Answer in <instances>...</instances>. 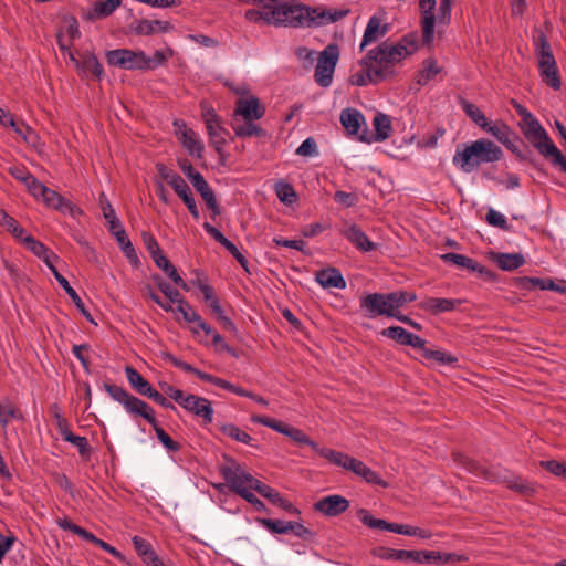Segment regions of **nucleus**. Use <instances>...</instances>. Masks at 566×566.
Listing matches in <instances>:
<instances>
[{
  "instance_id": "nucleus-1",
  "label": "nucleus",
  "mask_w": 566,
  "mask_h": 566,
  "mask_svg": "<svg viewBox=\"0 0 566 566\" xmlns=\"http://www.w3.org/2000/svg\"><path fill=\"white\" fill-rule=\"evenodd\" d=\"M258 4V9H249L244 18L252 23L273 27L318 28L339 21L349 14V9L311 8L295 0H247Z\"/></svg>"
},
{
  "instance_id": "nucleus-2",
  "label": "nucleus",
  "mask_w": 566,
  "mask_h": 566,
  "mask_svg": "<svg viewBox=\"0 0 566 566\" xmlns=\"http://www.w3.org/2000/svg\"><path fill=\"white\" fill-rule=\"evenodd\" d=\"M416 50L417 44L411 35L402 36L397 43L384 41L359 61L360 70L350 75L349 82L366 86L391 80L397 75L396 65Z\"/></svg>"
},
{
  "instance_id": "nucleus-3",
  "label": "nucleus",
  "mask_w": 566,
  "mask_h": 566,
  "mask_svg": "<svg viewBox=\"0 0 566 566\" xmlns=\"http://www.w3.org/2000/svg\"><path fill=\"white\" fill-rule=\"evenodd\" d=\"M503 156L502 149L492 140L481 138L457 149L452 163L463 172H472L482 164L499 161Z\"/></svg>"
},
{
  "instance_id": "nucleus-4",
  "label": "nucleus",
  "mask_w": 566,
  "mask_h": 566,
  "mask_svg": "<svg viewBox=\"0 0 566 566\" xmlns=\"http://www.w3.org/2000/svg\"><path fill=\"white\" fill-rule=\"evenodd\" d=\"M520 128L528 143L551 164L566 174V158L554 144L545 128L535 116L520 122Z\"/></svg>"
},
{
  "instance_id": "nucleus-5",
  "label": "nucleus",
  "mask_w": 566,
  "mask_h": 566,
  "mask_svg": "<svg viewBox=\"0 0 566 566\" xmlns=\"http://www.w3.org/2000/svg\"><path fill=\"white\" fill-rule=\"evenodd\" d=\"M104 390L133 417H142L151 427L158 423L154 409L144 400L130 395L123 387L104 382Z\"/></svg>"
},
{
  "instance_id": "nucleus-6",
  "label": "nucleus",
  "mask_w": 566,
  "mask_h": 566,
  "mask_svg": "<svg viewBox=\"0 0 566 566\" xmlns=\"http://www.w3.org/2000/svg\"><path fill=\"white\" fill-rule=\"evenodd\" d=\"M339 56L340 50L336 43H329L319 52L314 72V80L318 86L329 87L332 85Z\"/></svg>"
},
{
  "instance_id": "nucleus-7",
  "label": "nucleus",
  "mask_w": 566,
  "mask_h": 566,
  "mask_svg": "<svg viewBox=\"0 0 566 566\" xmlns=\"http://www.w3.org/2000/svg\"><path fill=\"white\" fill-rule=\"evenodd\" d=\"M390 298V293H370L360 298V308L370 318L377 316L394 317L398 311Z\"/></svg>"
},
{
  "instance_id": "nucleus-8",
  "label": "nucleus",
  "mask_w": 566,
  "mask_h": 566,
  "mask_svg": "<svg viewBox=\"0 0 566 566\" xmlns=\"http://www.w3.org/2000/svg\"><path fill=\"white\" fill-rule=\"evenodd\" d=\"M221 474L230 490L240 496L248 490L255 491V484H260L261 482L244 471L240 465L223 467Z\"/></svg>"
},
{
  "instance_id": "nucleus-9",
  "label": "nucleus",
  "mask_w": 566,
  "mask_h": 566,
  "mask_svg": "<svg viewBox=\"0 0 566 566\" xmlns=\"http://www.w3.org/2000/svg\"><path fill=\"white\" fill-rule=\"evenodd\" d=\"M201 108L202 119L206 124L210 145L218 154H222L228 130L223 127L221 118L212 107L201 105Z\"/></svg>"
},
{
  "instance_id": "nucleus-10",
  "label": "nucleus",
  "mask_w": 566,
  "mask_h": 566,
  "mask_svg": "<svg viewBox=\"0 0 566 566\" xmlns=\"http://www.w3.org/2000/svg\"><path fill=\"white\" fill-rule=\"evenodd\" d=\"M107 63L123 70L145 71V52L128 49L111 50L106 53Z\"/></svg>"
},
{
  "instance_id": "nucleus-11",
  "label": "nucleus",
  "mask_w": 566,
  "mask_h": 566,
  "mask_svg": "<svg viewBox=\"0 0 566 566\" xmlns=\"http://www.w3.org/2000/svg\"><path fill=\"white\" fill-rule=\"evenodd\" d=\"M174 126L178 140L187 149L189 155L199 159L202 158L205 147L198 134L191 128H188L184 120H175Z\"/></svg>"
},
{
  "instance_id": "nucleus-12",
  "label": "nucleus",
  "mask_w": 566,
  "mask_h": 566,
  "mask_svg": "<svg viewBox=\"0 0 566 566\" xmlns=\"http://www.w3.org/2000/svg\"><path fill=\"white\" fill-rule=\"evenodd\" d=\"M189 413L201 418L205 424H210L213 421V408L211 402L203 397L188 394L181 406Z\"/></svg>"
},
{
  "instance_id": "nucleus-13",
  "label": "nucleus",
  "mask_w": 566,
  "mask_h": 566,
  "mask_svg": "<svg viewBox=\"0 0 566 566\" xmlns=\"http://www.w3.org/2000/svg\"><path fill=\"white\" fill-rule=\"evenodd\" d=\"M259 522L271 533L274 534H287L293 533L295 536L300 538H308L312 535V532L305 527L303 524L298 522H284L281 520H272V518H260Z\"/></svg>"
},
{
  "instance_id": "nucleus-14",
  "label": "nucleus",
  "mask_w": 566,
  "mask_h": 566,
  "mask_svg": "<svg viewBox=\"0 0 566 566\" xmlns=\"http://www.w3.org/2000/svg\"><path fill=\"white\" fill-rule=\"evenodd\" d=\"M349 507V501L342 495L324 496L314 503V510L325 516H338Z\"/></svg>"
},
{
  "instance_id": "nucleus-15",
  "label": "nucleus",
  "mask_w": 566,
  "mask_h": 566,
  "mask_svg": "<svg viewBox=\"0 0 566 566\" xmlns=\"http://www.w3.org/2000/svg\"><path fill=\"white\" fill-rule=\"evenodd\" d=\"M381 335L395 340L399 345L411 346L413 348H423L426 340L415 335L401 326H390L381 331Z\"/></svg>"
},
{
  "instance_id": "nucleus-16",
  "label": "nucleus",
  "mask_w": 566,
  "mask_h": 566,
  "mask_svg": "<svg viewBox=\"0 0 566 566\" xmlns=\"http://www.w3.org/2000/svg\"><path fill=\"white\" fill-rule=\"evenodd\" d=\"M436 0H420L419 7L421 10V27H422V39L426 44H430L433 41L434 25H436Z\"/></svg>"
},
{
  "instance_id": "nucleus-17",
  "label": "nucleus",
  "mask_w": 566,
  "mask_h": 566,
  "mask_svg": "<svg viewBox=\"0 0 566 566\" xmlns=\"http://www.w3.org/2000/svg\"><path fill=\"white\" fill-rule=\"evenodd\" d=\"M234 114L242 116L244 120H256L264 116L265 107L255 96L239 98L235 103Z\"/></svg>"
},
{
  "instance_id": "nucleus-18",
  "label": "nucleus",
  "mask_w": 566,
  "mask_h": 566,
  "mask_svg": "<svg viewBox=\"0 0 566 566\" xmlns=\"http://www.w3.org/2000/svg\"><path fill=\"white\" fill-rule=\"evenodd\" d=\"M375 127V135H368L367 128L365 127L363 134L359 136V140L364 143L382 142L390 136L391 133V119L388 115L378 113L373 120Z\"/></svg>"
},
{
  "instance_id": "nucleus-19",
  "label": "nucleus",
  "mask_w": 566,
  "mask_h": 566,
  "mask_svg": "<svg viewBox=\"0 0 566 566\" xmlns=\"http://www.w3.org/2000/svg\"><path fill=\"white\" fill-rule=\"evenodd\" d=\"M342 234L360 252H370L377 248V244L371 242L357 224L342 230Z\"/></svg>"
},
{
  "instance_id": "nucleus-20",
  "label": "nucleus",
  "mask_w": 566,
  "mask_h": 566,
  "mask_svg": "<svg viewBox=\"0 0 566 566\" xmlns=\"http://www.w3.org/2000/svg\"><path fill=\"white\" fill-rule=\"evenodd\" d=\"M389 32V24L381 23V20L373 15L368 20V23L366 25L363 40L360 43V51L365 49L366 45L377 42L380 38L385 36Z\"/></svg>"
},
{
  "instance_id": "nucleus-21",
  "label": "nucleus",
  "mask_w": 566,
  "mask_h": 566,
  "mask_svg": "<svg viewBox=\"0 0 566 566\" xmlns=\"http://www.w3.org/2000/svg\"><path fill=\"white\" fill-rule=\"evenodd\" d=\"M462 303L460 298L427 297L420 303V307L432 315L452 312Z\"/></svg>"
},
{
  "instance_id": "nucleus-22",
  "label": "nucleus",
  "mask_w": 566,
  "mask_h": 566,
  "mask_svg": "<svg viewBox=\"0 0 566 566\" xmlns=\"http://www.w3.org/2000/svg\"><path fill=\"white\" fill-rule=\"evenodd\" d=\"M255 491L263 497L268 499L271 503L283 509L290 514H300V511L289 500L282 497L276 490L265 483L260 482V484H255Z\"/></svg>"
},
{
  "instance_id": "nucleus-23",
  "label": "nucleus",
  "mask_w": 566,
  "mask_h": 566,
  "mask_svg": "<svg viewBox=\"0 0 566 566\" xmlns=\"http://www.w3.org/2000/svg\"><path fill=\"white\" fill-rule=\"evenodd\" d=\"M76 69L83 77L93 76L101 80L104 74L102 64L93 53L84 54L80 61H76Z\"/></svg>"
},
{
  "instance_id": "nucleus-24",
  "label": "nucleus",
  "mask_w": 566,
  "mask_h": 566,
  "mask_svg": "<svg viewBox=\"0 0 566 566\" xmlns=\"http://www.w3.org/2000/svg\"><path fill=\"white\" fill-rule=\"evenodd\" d=\"M42 201L48 207L64 213L69 212L71 216H75V212L80 211V209L73 206L71 201L66 200L62 195L50 188H46L43 193Z\"/></svg>"
},
{
  "instance_id": "nucleus-25",
  "label": "nucleus",
  "mask_w": 566,
  "mask_h": 566,
  "mask_svg": "<svg viewBox=\"0 0 566 566\" xmlns=\"http://www.w3.org/2000/svg\"><path fill=\"white\" fill-rule=\"evenodd\" d=\"M316 281L324 289L335 287L344 290L346 287V281L343 277L340 271L336 268H327L317 271Z\"/></svg>"
},
{
  "instance_id": "nucleus-26",
  "label": "nucleus",
  "mask_w": 566,
  "mask_h": 566,
  "mask_svg": "<svg viewBox=\"0 0 566 566\" xmlns=\"http://www.w3.org/2000/svg\"><path fill=\"white\" fill-rule=\"evenodd\" d=\"M349 471L354 472L356 475L361 476L367 483H371L382 488L388 486V483L385 480H382L376 471L368 468L360 460L353 458V460L349 462Z\"/></svg>"
},
{
  "instance_id": "nucleus-27",
  "label": "nucleus",
  "mask_w": 566,
  "mask_h": 566,
  "mask_svg": "<svg viewBox=\"0 0 566 566\" xmlns=\"http://www.w3.org/2000/svg\"><path fill=\"white\" fill-rule=\"evenodd\" d=\"M21 242L33 254H35L38 258L42 259L48 268H49V264H54L53 263L54 259H57V256L46 245H44L42 242L38 241L31 234L27 233L24 235V238L21 240Z\"/></svg>"
},
{
  "instance_id": "nucleus-28",
  "label": "nucleus",
  "mask_w": 566,
  "mask_h": 566,
  "mask_svg": "<svg viewBox=\"0 0 566 566\" xmlns=\"http://www.w3.org/2000/svg\"><path fill=\"white\" fill-rule=\"evenodd\" d=\"M340 123L350 135H358L363 125H365V117L363 114L353 108H346L340 113Z\"/></svg>"
},
{
  "instance_id": "nucleus-29",
  "label": "nucleus",
  "mask_w": 566,
  "mask_h": 566,
  "mask_svg": "<svg viewBox=\"0 0 566 566\" xmlns=\"http://www.w3.org/2000/svg\"><path fill=\"white\" fill-rule=\"evenodd\" d=\"M49 269L51 270L52 274L54 275L55 280L59 282L61 287L65 291V293L71 297V300L74 302L75 306L81 311V313L90 318V313L86 310L82 298L76 293V291L70 285L69 281L57 271L54 264H49Z\"/></svg>"
},
{
  "instance_id": "nucleus-30",
  "label": "nucleus",
  "mask_w": 566,
  "mask_h": 566,
  "mask_svg": "<svg viewBox=\"0 0 566 566\" xmlns=\"http://www.w3.org/2000/svg\"><path fill=\"white\" fill-rule=\"evenodd\" d=\"M535 53L538 60V67L544 65L554 64L556 60L553 55L551 44L544 33H541L534 41Z\"/></svg>"
},
{
  "instance_id": "nucleus-31",
  "label": "nucleus",
  "mask_w": 566,
  "mask_h": 566,
  "mask_svg": "<svg viewBox=\"0 0 566 566\" xmlns=\"http://www.w3.org/2000/svg\"><path fill=\"white\" fill-rule=\"evenodd\" d=\"M441 259L446 263H452V264H454L457 266H461V268L468 269V270L473 271V272H479L481 274L482 273H486L485 266L481 265L480 263H478L473 259H471L469 256H465L463 254L446 253V254L441 255Z\"/></svg>"
},
{
  "instance_id": "nucleus-32",
  "label": "nucleus",
  "mask_w": 566,
  "mask_h": 566,
  "mask_svg": "<svg viewBox=\"0 0 566 566\" xmlns=\"http://www.w3.org/2000/svg\"><path fill=\"white\" fill-rule=\"evenodd\" d=\"M125 373L128 382L139 395L147 397L154 389L149 381L145 379L135 368L127 366L125 368Z\"/></svg>"
},
{
  "instance_id": "nucleus-33",
  "label": "nucleus",
  "mask_w": 566,
  "mask_h": 566,
  "mask_svg": "<svg viewBox=\"0 0 566 566\" xmlns=\"http://www.w3.org/2000/svg\"><path fill=\"white\" fill-rule=\"evenodd\" d=\"M493 260L503 271H514L525 263V258L521 253H496Z\"/></svg>"
},
{
  "instance_id": "nucleus-34",
  "label": "nucleus",
  "mask_w": 566,
  "mask_h": 566,
  "mask_svg": "<svg viewBox=\"0 0 566 566\" xmlns=\"http://www.w3.org/2000/svg\"><path fill=\"white\" fill-rule=\"evenodd\" d=\"M12 420H23V413L9 398L0 400L1 427L6 429Z\"/></svg>"
},
{
  "instance_id": "nucleus-35",
  "label": "nucleus",
  "mask_w": 566,
  "mask_h": 566,
  "mask_svg": "<svg viewBox=\"0 0 566 566\" xmlns=\"http://www.w3.org/2000/svg\"><path fill=\"white\" fill-rule=\"evenodd\" d=\"M172 189L180 197V199L184 201V203L187 206L190 214L195 219H198L200 214H199V210H198L197 203L195 201V198L192 196V192H191L189 186L184 180V178L180 181H178L172 187Z\"/></svg>"
},
{
  "instance_id": "nucleus-36",
  "label": "nucleus",
  "mask_w": 566,
  "mask_h": 566,
  "mask_svg": "<svg viewBox=\"0 0 566 566\" xmlns=\"http://www.w3.org/2000/svg\"><path fill=\"white\" fill-rule=\"evenodd\" d=\"M232 127L235 136L240 138L266 136V132L260 125L254 124L253 120H244L243 124L234 123Z\"/></svg>"
},
{
  "instance_id": "nucleus-37",
  "label": "nucleus",
  "mask_w": 566,
  "mask_h": 566,
  "mask_svg": "<svg viewBox=\"0 0 566 566\" xmlns=\"http://www.w3.org/2000/svg\"><path fill=\"white\" fill-rule=\"evenodd\" d=\"M378 556L385 560H418L419 554L416 551L394 549L388 547H380Z\"/></svg>"
},
{
  "instance_id": "nucleus-38",
  "label": "nucleus",
  "mask_w": 566,
  "mask_h": 566,
  "mask_svg": "<svg viewBox=\"0 0 566 566\" xmlns=\"http://www.w3.org/2000/svg\"><path fill=\"white\" fill-rule=\"evenodd\" d=\"M120 4L122 0H98L94 3L93 11L87 14V18H106L111 15Z\"/></svg>"
},
{
  "instance_id": "nucleus-39",
  "label": "nucleus",
  "mask_w": 566,
  "mask_h": 566,
  "mask_svg": "<svg viewBox=\"0 0 566 566\" xmlns=\"http://www.w3.org/2000/svg\"><path fill=\"white\" fill-rule=\"evenodd\" d=\"M504 482L509 489L524 496H531L535 493L534 484L521 476L511 475L505 478Z\"/></svg>"
},
{
  "instance_id": "nucleus-40",
  "label": "nucleus",
  "mask_w": 566,
  "mask_h": 566,
  "mask_svg": "<svg viewBox=\"0 0 566 566\" xmlns=\"http://www.w3.org/2000/svg\"><path fill=\"white\" fill-rule=\"evenodd\" d=\"M542 81L552 87L553 90H559L562 86V81L558 72L557 64H548L542 67H538Z\"/></svg>"
},
{
  "instance_id": "nucleus-41",
  "label": "nucleus",
  "mask_w": 566,
  "mask_h": 566,
  "mask_svg": "<svg viewBox=\"0 0 566 566\" xmlns=\"http://www.w3.org/2000/svg\"><path fill=\"white\" fill-rule=\"evenodd\" d=\"M460 106L464 114L474 123L476 124L481 129L486 126V123L489 122L484 115V113L473 103L467 101V99H460Z\"/></svg>"
},
{
  "instance_id": "nucleus-42",
  "label": "nucleus",
  "mask_w": 566,
  "mask_h": 566,
  "mask_svg": "<svg viewBox=\"0 0 566 566\" xmlns=\"http://www.w3.org/2000/svg\"><path fill=\"white\" fill-rule=\"evenodd\" d=\"M219 430L227 437L231 438L234 441L250 444L252 441L251 436L241 430L238 426L233 423H221L219 424Z\"/></svg>"
},
{
  "instance_id": "nucleus-43",
  "label": "nucleus",
  "mask_w": 566,
  "mask_h": 566,
  "mask_svg": "<svg viewBox=\"0 0 566 566\" xmlns=\"http://www.w3.org/2000/svg\"><path fill=\"white\" fill-rule=\"evenodd\" d=\"M0 224L4 227L15 239L20 241L27 234L25 229L22 228L14 218L9 216L2 209H0Z\"/></svg>"
},
{
  "instance_id": "nucleus-44",
  "label": "nucleus",
  "mask_w": 566,
  "mask_h": 566,
  "mask_svg": "<svg viewBox=\"0 0 566 566\" xmlns=\"http://www.w3.org/2000/svg\"><path fill=\"white\" fill-rule=\"evenodd\" d=\"M511 135H506L505 142H501L510 151H512L520 160L533 163L532 151L528 149H521V145L523 142L515 137L514 139L510 138Z\"/></svg>"
},
{
  "instance_id": "nucleus-45",
  "label": "nucleus",
  "mask_w": 566,
  "mask_h": 566,
  "mask_svg": "<svg viewBox=\"0 0 566 566\" xmlns=\"http://www.w3.org/2000/svg\"><path fill=\"white\" fill-rule=\"evenodd\" d=\"M419 349L422 352L424 358L434 360L440 365H454L458 363V358L447 352L428 349L426 345L423 348Z\"/></svg>"
},
{
  "instance_id": "nucleus-46",
  "label": "nucleus",
  "mask_w": 566,
  "mask_h": 566,
  "mask_svg": "<svg viewBox=\"0 0 566 566\" xmlns=\"http://www.w3.org/2000/svg\"><path fill=\"white\" fill-rule=\"evenodd\" d=\"M275 193L280 201L285 205H292L297 199V195L293 186L285 181H279L275 184Z\"/></svg>"
},
{
  "instance_id": "nucleus-47",
  "label": "nucleus",
  "mask_w": 566,
  "mask_h": 566,
  "mask_svg": "<svg viewBox=\"0 0 566 566\" xmlns=\"http://www.w3.org/2000/svg\"><path fill=\"white\" fill-rule=\"evenodd\" d=\"M176 311L181 314L184 321L188 324L196 326L198 322H201V316L197 313L193 306L185 298L178 303Z\"/></svg>"
},
{
  "instance_id": "nucleus-48",
  "label": "nucleus",
  "mask_w": 566,
  "mask_h": 566,
  "mask_svg": "<svg viewBox=\"0 0 566 566\" xmlns=\"http://www.w3.org/2000/svg\"><path fill=\"white\" fill-rule=\"evenodd\" d=\"M133 545L137 554L143 557V560L146 565L147 560H150L151 557H157V554L154 552L150 543L144 539L143 537L134 536Z\"/></svg>"
},
{
  "instance_id": "nucleus-49",
  "label": "nucleus",
  "mask_w": 566,
  "mask_h": 566,
  "mask_svg": "<svg viewBox=\"0 0 566 566\" xmlns=\"http://www.w3.org/2000/svg\"><path fill=\"white\" fill-rule=\"evenodd\" d=\"M154 281L157 283L160 292L170 301V303H179L184 300L178 290L172 289L170 284L165 282L159 275L153 276Z\"/></svg>"
},
{
  "instance_id": "nucleus-50",
  "label": "nucleus",
  "mask_w": 566,
  "mask_h": 566,
  "mask_svg": "<svg viewBox=\"0 0 566 566\" xmlns=\"http://www.w3.org/2000/svg\"><path fill=\"white\" fill-rule=\"evenodd\" d=\"M358 517L360 518V521L363 522L364 525H366L370 528L388 531V527L390 524L389 522H387L385 520L374 517L365 509H361L358 511Z\"/></svg>"
},
{
  "instance_id": "nucleus-51",
  "label": "nucleus",
  "mask_w": 566,
  "mask_h": 566,
  "mask_svg": "<svg viewBox=\"0 0 566 566\" xmlns=\"http://www.w3.org/2000/svg\"><path fill=\"white\" fill-rule=\"evenodd\" d=\"M165 359L168 360L169 363H171L175 367H177L186 373H191V374L196 375L201 380H203V376L208 375V373H205L198 368H195L190 364L182 361L181 359L177 358L172 354H169V353L165 354Z\"/></svg>"
},
{
  "instance_id": "nucleus-52",
  "label": "nucleus",
  "mask_w": 566,
  "mask_h": 566,
  "mask_svg": "<svg viewBox=\"0 0 566 566\" xmlns=\"http://www.w3.org/2000/svg\"><path fill=\"white\" fill-rule=\"evenodd\" d=\"M482 129L491 134L500 143L505 142L506 135L512 134L510 126L503 122H501L500 124H492L491 122H488L486 126H484Z\"/></svg>"
},
{
  "instance_id": "nucleus-53",
  "label": "nucleus",
  "mask_w": 566,
  "mask_h": 566,
  "mask_svg": "<svg viewBox=\"0 0 566 566\" xmlns=\"http://www.w3.org/2000/svg\"><path fill=\"white\" fill-rule=\"evenodd\" d=\"M65 441L72 443L74 447H76L80 455L83 459H88L91 457L92 449H91L88 441L85 437L76 436V434L72 433L66 437Z\"/></svg>"
},
{
  "instance_id": "nucleus-54",
  "label": "nucleus",
  "mask_w": 566,
  "mask_h": 566,
  "mask_svg": "<svg viewBox=\"0 0 566 566\" xmlns=\"http://www.w3.org/2000/svg\"><path fill=\"white\" fill-rule=\"evenodd\" d=\"M285 436L289 437L291 440H293L297 444L308 446L312 448V450L317 449V442L313 441L301 429L290 427V429Z\"/></svg>"
},
{
  "instance_id": "nucleus-55",
  "label": "nucleus",
  "mask_w": 566,
  "mask_h": 566,
  "mask_svg": "<svg viewBox=\"0 0 566 566\" xmlns=\"http://www.w3.org/2000/svg\"><path fill=\"white\" fill-rule=\"evenodd\" d=\"M172 55V50H168V54H166L163 51H156L153 56H147L145 54V71L146 70H154L160 65H163L168 57Z\"/></svg>"
},
{
  "instance_id": "nucleus-56",
  "label": "nucleus",
  "mask_w": 566,
  "mask_h": 566,
  "mask_svg": "<svg viewBox=\"0 0 566 566\" xmlns=\"http://www.w3.org/2000/svg\"><path fill=\"white\" fill-rule=\"evenodd\" d=\"M153 429L155 430L156 432V436L158 438V440L160 441V443L168 450V451H172V452H177L179 451L180 449V444L176 441H174L169 434L161 428L157 424H155L153 427Z\"/></svg>"
},
{
  "instance_id": "nucleus-57",
  "label": "nucleus",
  "mask_w": 566,
  "mask_h": 566,
  "mask_svg": "<svg viewBox=\"0 0 566 566\" xmlns=\"http://www.w3.org/2000/svg\"><path fill=\"white\" fill-rule=\"evenodd\" d=\"M439 71L440 70H439L436 61L427 60L424 62L423 70L420 72L418 83L420 85H426L430 80H432L439 73Z\"/></svg>"
},
{
  "instance_id": "nucleus-58",
  "label": "nucleus",
  "mask_w": 566,
  "mask_h": 566,
  "mask_svg": "<svg viewBox=\"0 0 566 566\" xmlns=\"http://www.w3.org/2000/svg\"><path fill=\"white\" fill-rule=\"evenodd\" d=\"M296 57L303 63L305 69H311L316 61V52L306 46H300L295 50Z\"/></svg>"
},
{
  "instance_id": "nucleus-59",
  "label": "nucleus",
  "mask_w": 566,
  "mask_h": 566,
  "mask_svg": "<svg viewBox=\"0 0 566 566\" xmlns=\"http://www.w3.org/2000/svg\"><path fill=\"white\" fill-rule=\"evenodd\" d=\"M451 0H440L438 13L436 15V22L442 25H447L451 20Z\"/></svg>"
},
{
  "instance_id": "nucleus-60",
  "label": "nucleus",
  "mask_w": 566,
  "mask_h": 566,
  "mask_svg": "<svg viewBox=\"0 0 566 566\" xmlns=\"http://www.w3.org/2000/svg\"><path fill=\"white\" fill-rule=\"evenodd\" d=\"M390 300L394 302V305L396 306L397 311H399V308L402 307L405 304L411 303L417 300V295L413 292L396 291L390 292Z\"/></svg>"
},
{
  "instance_id": "nucleus-61",
  "label": "nucleus",
  "mask_w": 566,
  "mask_h": 566,
  "mask_svg": "<svg viewBox=\"0 0 566 566\" xmlns=\"http://www.w3.org/2000/svg\"><path fill=\"white\" fill-rule=\"evenodd\" d=\"M453 457H454V460L459 461L463 467H465L468 469V471H470L476 475H484L485 478H488L484 469L478 462L469 459L468 457L459 454V453H454Z\"/></svg>"
},
{
  "instance_id": "nucleus-62",
  "label": "nucleus",
  "mask_w": 566,
  "mask_h": 566,
  "mask_svg": "<svg viewBox=\"0 0 566 566\" xmlns=\"http://www.w3.org/2000/svg\"><path fill=\"white\" fill-rule=\"evenodd\" d=\"M485 219H486V222L493 227H497L504 231L510 230V226H509L505 217L502 213H500L493 209H490L488 211Z\"/></svg>"
},
{
  "instance_id": "nucleus-63",
  "label": "nucleus",
  "mask_w": 566,
  "mask_h": 566,
  "mask_svg": "<svg viewBox=\"0 0 566 566\" xmlns=\"http://www.w3.org/2000/svg\"><path fill=\"white\" fill-rule=\"evenodd\" d=\"M541 465L552 474L566 479V462L556 460L542 461Z\"/></svg>"
},
{
  "instance_id": "nucleus-64",
  "label": "nucleus",
  "mask_w": 566,
  "mask_h": 566,
  "mask_svg": "<svg viewBox=\"0 0 566 566\" xmlns=\"http://www.w3.org/2000/svg\"><path fill=\"white\" fill-rule=\"evenodd\" d=\"M24 186L27 187L29 192L36 199H42V196L48 188L40 180H38L33 175L29 178V180L25 182Z\"/></svg>"
}]
</instances>
